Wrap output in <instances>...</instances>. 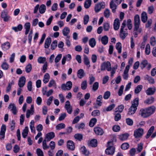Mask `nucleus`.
Returning a JSON list of instances; mask_svg holds the SVG:
<instances>
[{"instance_id": "1", "label": "nucleus", "mask_w": 156, "mask_h": 156, "mask_svg": "<svg viewBox=\"0 0 156 156\" xmlns=\"http://www.w3.org/2000/svg\"><path fill=\"white\" fill-rule=\"evenodd\" d=\"M101 71H105L106 69L108 71H110L111 70L112 68L110 62L107 61L106 62H104L101 64Z\"/></svg>"}, {"instance_id": "2", "label": "nucleus", "mask_w": 156, "mask_h": 156, "mask_svg": "<svg viewBox=\"0 0 156 156\" xmlns=\"http://www.w3.org/2000/svg\"><path fill=\"white\" fill-rule=\"evenodd\" d=\"M110 143H112V142L111 141L108 142V147L106 149L105 152L107 154L112 155L114 154L115 151V147L113 146H109V144Z\"/></svg>"}, {"instance_id": "3", "label": "nucleus", "mask_w": 156, "mask_h": 156, "mask_svg": "<svg viewBox=\"0 0 156 156\" xmlns=\"http://www.w3.org/2000/svg\"><path fill=\"white\" fill-rule=\"evenodd\" d=\"M140 18L138 15H136L134 17V30H137L139 27L140 25Z\"/></svg>"}, {"instance_id": "4", "label": "nucleus", "mask_w": 156, "mask_h": 156, "mask_svg": "<svg viewBox=\"0 0 156 156\" xmlns=\"http://www.w3.org/2000/svg\"><path fill=\"white\" fill-rule=\"evenodd\" d=\"M105 5V3L104 2L98 3L95 6L94 11L96 13L99 12L101 9H104Z\"/></svg>"}, {"instance_id": "5", "label": "nucleus", "mask_w": 156, "mask_h": 156, "mask_svg": "<svg viewBox=\"0 0 156 156\" xmlns=\"http://www.w3.org/2000/svg\"><path fill=\"white\" fill-rule=\"evenodd\" d=\"M143 129L139 128L134 130L133 135L136 138H139L143 135Z\"/></svg>"}, {"instance_id": "6", "label": "nucleus", "mask_w": 156, "mask_h": 156, "mask_svg": "<svg viewBox=\"0 0 156 156\" xmlns=\"http://www.w3.org/2000/svg\"><path fill=\"white\" fill-rule=\"evenodd\" d=\"M72 87V82L70 81L67 82L66 84H62L61 85V88L63 90H69Z\"/></svg>"}, {"instance_id": "7", "label": "nucleus", "mask_w": 156, "mask_h": 156, "mask_svg": "<svg viewBox=\"0 0 156 156\" xmlns=\"http://www.w3.org/2000/svg\"><path fill=\"white\" fill-rule=\"evenodd\" d=\"M139 114L142 117L144 118H146L150 116L146 108L141 109L140 110Z\"/></svg>"}, {"instance_id": "8", "label": "nucleus", "mask_w": 156, "mask_h": 156, "mask_svg": "<svg viewBox=\"0 0 156 156\" xmlns=\"http://www.w3.org/2000/svg\"><path fill=\"white\" fill-rule=\"evenodd\" d=\"M65 108L69 114H71L72 112V107L70 105V102L69 101H67L65 103Z\"/></svg>"}, {"instance_id": "9", "label": "nucleus", "mask_w": 156, "mask_h": 156, "mask_svg": "<svg viewBox=\"0 0 156 156\" xmlns=\"http://www.w3.org/2000/svg\"><path fill=\"white\" fill-rule=\"evenodd\" d=\"M128 33L127 29H120V37L122 40L124 39L128 35Z\"/></svg>"}, {"instance_id": "10", "label": "nucleus", "mask_w": 156, "mask_h": 156, "mask_svg": "<svg viewBox=\"0 0 156 156\" xmlns=\"http://www.w3.org/2000/svg\"><path fill=\"white\" fill-rule=\"evenodd\" d=\"M55 134L54 132H51L47 133L45 137V139L47 140V141H50L51 139L55 137Z\"/></svg>"}, {"instance_id": "11", "label": "nucleus", "mask_w": 156, "mask_h": 156, "mask_svg": "<svg viewBox=\"0 0 156 156\" xmlns=\"http://www.w3.org/2000/svg\"><path fill=\"white\" fill-rule=\"evenodd\" d=\"M26 82V78L24 76L20 77L18 81V85L19 87H23L24 85Z\"/></svg>"}, {"instance_id": "12", "label": "nucleus", "mask_w": 156, "mask_h": 156, "mask_svg": "<svg viewBox=\"0 0 156 156\" xmlns=\"http://www.w3.org/2000/svg\"><path fill=\"white\" fill-rule=\"evenodd\" d=\"M8 109H10L11 111H12L14 115H15L16 114V108L14 104H10L8 107Z\"/></svg>"}, {"instance_id": "13", "label": "nucleus", "mask_w": 156, "mask_h": 156, "mask_svg": "<svg viewBox=\"0 0 156 156\" xmlns=\"http://www.w3.org/2000/svg\"><path fill=\"white\" fill-rule=\"evenodd\" d=\"M146 108L150 116L154 113L156 109L155 107L153 105Z\"/></svg>"}, {"instance_id": "14", "label": "nucleus", "mask_w": 156, "mask_h": 156, "mask_svg": "<svg viewBox=\"0 0 156 156\" xmlns=\"http://www.w3.org/2000/svg\"><path fill=\"white\" fill-rule=\"evenodd\" d=\"M67 148L72 151H73L75 148V146L73 142L71 140H69L67 142Z\"/></svg>"}, {"instance_id": "15", "label": "nucleus", "mask_w": 156, "mask_h": 156, "mask_svg": "<svg viewBox=\"0 0 156 156\" xmlns=\"http://www.w3.org/2000/svg\"><path fill=\"white\" fill-rule=\"evenodd\" d=\"M95 133L98 135H102L104 133V131L102 129L99 127H96L94 129Z\"/></svg>"}, {"instance_id": "16", "label": "nucleus", "mask_w": 156, "mask_h": 156, "mask_svg": "<svg viewBox=\"0 0 156 156\" xmlns=\"http://www.w3.org/2000/svg\"><path fill=\"white\" fill-rule=\"evenodd\" d=\"M114 28L115 30H118L120 26V22L119 20L116 19L114 21L113 24Z\"/></svg>"}, {"instance_id": "17", "label": "nucleus", "mask_w": 156, "mask_h": 156, "mask_svg": "<svg viewBox=\"0 0 156 156\" xmlns=\"http://www.w3.org/2000/svg\"><path fill=\"white\" fill-rule=\"evenodd\" d=\"M83 61L85 65L87 66L88 67H90V65L89 59L87 56L85 55H83Z\"/></svg>"}, {"instance_id": "18", "label": "nucleus", "mask_w": 156, "mask_h": 156, "mask_svg": "<svg viewBox=\"0 0 156 156\" xmlns=\"http://www.w3.org/2000/svg\"><path fill=\"white\" fill-rule=\"evenodd\" d=\"M141 19L142 22L144 23L146 22L147 20V16L146 12H143L141 14Z\"/></svg>"}, {"instance_id": "19", "label": "nucleus", "mask_w": 156, "mask_h": 156, "mask_svg": "<svg viewBox=\"0 0 156 156\" xmlns=\"http://www.w3.org/2000/svg\"><path fill=\"white\" fill-rule=\"evenodd\" d=\"M110 7L112 9V12L113 13H115L116 11V9H117V5L114 3V1H111L110 4Z\"/></svg>"}, {"instance_id": "20", "label": "nucleus", "mask_w": 156, "mask_h": 156, "mask_svg": "<svg viewBox=\"0 0 156 156\" xmlns=\"http://www.w3.org/2000/svg\"><path fill=\"white\" fill-rule=\"evenodd\" d=\"M137 108L131 106L129 109V111L127 113L128 115H132L134 114L136 112Z\"/></svg>"}, {"instance_id": "21", "label": "nucleus", "mask_w": 156, "mask_h": 156, "mask_svg": "<svg viewBox=\"0 0 156 156\" xmlns=\"http://www.w3.org/2000/svg\"><path fill=\"white\" fill-rule=\"evenodd\" d=\"M51 38L50 37H47L45 41L44 47L46 48H48L51 42Z\"/></svg>"}, {"instance_id": "22", "label": "nucleus", "mask_w": 156, "mask_h": 156, "mask_svg": "<svg viewBox=\"0 0 156 156\" xmlns=\"http://www.w3.org/2000/svg\"><path fill=\"white\" fill-rule=\"evenodd\" d=\"M85 74L84 71L83 69H80L77 71V76L80 79H81L83 77Z\"/></svg>"}, {"instance_id": "23", "label": "nucleus", "mask_w": 156, "mask_h": 156, "mask_svg": "<svg viewBox=\"0 0 156 156\" xmlns=\"http://www.w3.org/2000/svg\"><path fill=\"white\" fill-rule=\"evenodd\" d=\"M115 106V105L114 104H112V105H109L106 108H104L103 109V112H108L111 111L113 109Z\"/></svg>"}, {"instance_id": "24", "label": "nucleus", "mask_w": 156, "mask_h": 156, "mask_svg": "<svg viewBox=\"0 0 156 156\" xmlns=\"http://www.w3.org/2000/svg\"><path fill=\"white\" fill-rule=\"evenodd\" d=\"M24 27L26 29L25 34L27 35L28 34L30 27V24L29 22L26 23L24 25Z\"/></svg>"}, {"instance_id": "25", "label": "nucleus", "mask_w": 156, "mask_h": 156, "mask_svg": "<svg viewBox=\"0 0 156 156\" xmlns=\"http://www.w3.org/2000/svg\"><path fill=\"white\" fill-rule=\"evenodd\" d=\"M2 47L4 50H8L10 48V44L9 42H6L2 44Z\"/></svg>"}, {"instance_id": "26", "label": "nucleus", "mask_w": 156, "mask_h": 156, "mask_svg": "<svg viewBox=\"0 0 156 156\" xmlns=\"http://www.w3.org/2000/svg\"><path fill=\"white\" fill-rule=\"evenodd\" d=\"M155 91V88H149L146 91V93L147 95H150L153 94Z\"/></svg>"}, {"instance_id": "27", "label": "nucleus", "mask_w": 156, "mask_h": 156, "mask_svg": "<svg viewBox=\"0 0 156 156\" xmlns=\"http://www.w3.org/2000/svg\"><path fill=\"white\" fill-rule=\"evenodd\" d=\"M139 105V98H136L132 102L131 106L137 108Z\"/></svg>"}, {"instance_id": "28", "label": "nucleus", "mask_w": 156, "mask_h": 156, "mask_svg": "<svg viewBox=\"0 0 156 156\" xmlns=\"http://www.w3.org/2000/svg\"><path fill=\"white\" fill-rule=\"evenodd\" d=\"M28 132V126H26L25 129L23 130L22 133V136L24 138L27 136Z\"/></svg>"}, {"instance_id": "29", "label": "nucleus", "mask_w": 156, "mask_h": 156, "mask_svg": "<svg viewBox=\"0 0 156 156\" xmlns=\"http://www.w3.org/2000/svg\"><path fill=\"white\" fill-rule=\"evenodd\" d=\"M154 101V98L152 97H151L150 98H148L145 100L144 101V103L147 105H149L152 103Z\"/></svg>"}, {"instance_id": "30", "label": "nucleus", "mask_w": 156, "mask_h": 156, "mask_svg": "<svg viewBox=\"0 0 156 156\" xmlns=\"http://www.w3.org/2000/svg\"><path fill=\"white\" fill-rule=\"evenodd\" d=\"M89 45L92 47H94L96 44V41L94 38H90L89 41Z\"/></svg>"}, {"instance_id": "31", "label": "nucleus", "mask_w": 156, "mask_h": 156, "mask_svg": "<svg viewBox=\"0 0 156 156\" xmlns=\"http://www.w3.org/2000/svg\"><path fill=\"white\" fill-rule=\"evenodd\" d=\"M98 144L97 140L96 139H92L90 141L89 144L90 146L93 147H96L97 146Z\"/></svg>"}, {"instance_id": "32", "label": "nucleus", "mask_w": 156, "mask_h": 156, "mask_svg": "<svg viewBox=\"0 0 156 156\" xmlns=\"http://www.w3.org/2000/svg\"><path fill=\"white\" fill-rule=\"evenodd\" d=\"M129 136V134L127 133H125L120 135L119 136V138L121 140L123 141L126 140Z\"/></svg>"}, {"instance_id": "33", "label": "nucleus", "mask_w": 156, "mask_h": 156, "mask_svg": "<svg viewBox=\"0 0 156 156\" xmlns=\"http://www.w3.org/2000/svg\"><path fill=\"white\" fill-rule=\"evenodd\" d=\"M46 10V7L45 5L42 4L39 8V12L41 14H43L45 12Z\"/></svg>"}, {"instance_id": "34", "label": "nucleus", "mask_w": 156, "mask_h": 156, "mask_svg": "<svg viewBox=\"0 0 156 156\" xmlns=\"http://www.w3.org/2000/svg\"><path fill=\"white\" fill-rule=\"evenodd\" d=\"M23 28L22 25L21 24H20L16 27H12V29L14 30L15 32H17L18 31H21L23 29Z\"/></svg>"}, {"instance_id": "35", "label": "nucleus", "mask_w": 156, "mask_h": 156, "mask_svg": "<svg viewBox=\"0 0 156 156\" xmlns=\"http://www.w3.org/2000/svg\"><path fill=\"white\" fill-rule=\"evenodd\" d=\"M101 41L103 44H106L108 41V37L106 35L102 37L101 38Z\"/></svg>"}, {"instance_id": "36", "label": "nucleus", "mask_w": 156, "mask_h": 156, "mask_svg": "<svg viewBox=\"0 0 156 156\" xmlns=\"http://www.w3.org/2000/svg\"><path fill=\"white\" fill-rule=\"evenodd\" d=\"M97 121V119L93 118L90 120L89 123V126L90 127H93Z\"/></svg>"}, {"instance_id": "37", "label": "nucleus", "mask_w": 156, "mask_h": 156, "mask_svg": "<svg viewBox=\"0 0 156 156\" xmlns=\"http://www.w3.org/2000/svg\"><path fill=\"white\" fill-rule=\"evenodd\" d=\"M115 48L118 50L119 53H121L122 51V44L120 42H118L116 43Z\"/></svg>"}, {"instance_id": "38", "label": "nucleus", "mask_w": 156, "mask_h": 156, "mask_svg": "<svg viewBox=\"0 0 156 156\" xmlns=\"http://www.w3.org/2000/svg\"><path fill=\"white\" fill-rule=\"evenodd\" d=\"M46 58L45 57H39L37 59V62L40 64L44 63L46 62Z\"/></svg>"}, {"instance_id": "39", "label": "nucleus", "mask_w": 156, "mask_h": 156, "mask_svg": "<svg viewBox=\"0 0 156 156\" xmlns=\"http://www.w3.org/2000/svg\"><path fill=\"white\" fill-rule=\"evenodd\" d=\"M91 4V0H86L84 2V6L85 8L88 9L90 7Z\"/></svg>"}, {"instance_id": "40", "label": "nucleus", "mask_w": 156, "mask_h": 156, "mask_svg": "<svg viewBox=\"0 0 156 156\" xmlns=\"http://www.w3.org/2000/svg\"><path fill=\"white\" fill-rule=\"evenodd\" d=\"M50 78L49 75L48 73H46L44 76L43 82L45 83H47L49 80Z\"/></svg>"}, {"instance_id": "41", "label": "nucleus", "mask_w": 156, "mask_h": 156, "mask_svg": "<svg viewBox=\"0 0 156 156\" xmlns=\"http://www.w3.org/2000/svg\"><path fill=\"white\" fill-rule=\"evenodd\" d=\"M64 36H67L70 32L69 29L67 27H65L62 31Z\"/></svg>"}, {"instance_id": "42", "label": "nucleus", "mask_w": 156, "mask_h": 156, "mask_svg": "<svg viewBox=\"0 0 156 156\" xmlns=\"http://www.w3.org/2000/svg\"><path fill=\"white\" fill-rule=\"evenodd\" d=\"M66 127V125L63 123H60L58 124L56 126V129L57 130H60L62 129H64Z\"/></svg>"}, {"instance_id": "43", "label": "nucleus", "mask_w": 156, "mask_h": 156, "mask_svg": "<svg viewBox=\"0 0 156 156\" xmlns=\"http://www.w3.org/2000/svg\"><path fill=\"white\" fill-rule=\"evenodd\" d=\"M80 150L82 153L86 155H88L89 154V151H87L85 146H83L81 147Z\"/></svg>"}, {"instance_id": "44", "label": "nucleus", "mask_w": 156, "mask_h": 156, "mask_svg": "<svg viewBox=\"0 0 156 156\" xmlns=\"http://www.w3.org/2000/svg\"><path fill=\"white\" fill-rule=\"evenodd\" d=\"M34 120H32L31 121L30 123V128L31 130V131L32 133H35V129L34 127Z\"/></svg>"}, {"instance_id": "45", "label": "nucleus", "mask_w": 156, "mask_h": 156, "mask_svg": "<svg viewBox=\"0 0 156 156\" xmlns=\"http://www.w3.org/2000/svg\"><path fill=\"white\" fill-rule=\"evenodd\" d=\"M103 27L105 31H108L110 28L109 23L108 22L104 23L103 24Z\"/></svg>"}, {"instance_id": "46", "label": "nucleus", "mask_w": 156, "mask_h": 156, "mask_svg": "<svg viewBox=\"0 0 156 156\" xmlns=\"http://www.w3.org/2000/svg\"><path fill=\"white\" fill-rule=\"evenodd\" d=\"M143 88V86L141 85H138L136 87L134 92L136 94L139 93L142 90Z\"/></svg>"}, {"instance_id": "47", "label": "nucleus", "mask_w": 156, "mask_h": 156, "mask_svg": "<svg viewBox=\"0 0 156 156\" xmlns=\"http://www.w3.org/2000/svg\"><path fill=\"white\" fill-rule=\"evenodd\" d=\"M74 137L75 139L79 141L81 140L83 138V135L80 133H77L74 136Z\"/></svg>"}, {"instance_id": "48", "label": "nucleus", "mask_w": 156, "mask_h": 156, "mask_svg": "<svg viewBox=\"0 0 156 156\" xmlns=\"http://www.w3.org/2000/svg\"><path fill=\"white\" fill-rule=\"evenodd\" d=\"M102 99V96L101 95H99L97 98V104L98 106H101V105L102 102L101 101Z\"/></svg>"}, {"instance_id": "49", "label": "nucleus", "mask_w": 156, "mask_h": 156, "mask_svg": "<svg viewBox=\"0 0 156 156\" xmlns=\"http://www.w3.org/2000/svg\"><path fill=\"white\" fill-rule=\"evenodd\" d=\"M110 12L109 10L108 9H106L104 11V16L107 18H108L110 16Z\"/></svg>"}, {"instance_id": "50", "label": "nucleus", "mask_w": 156, "mask_h": 156, "mask_svg": "<svg viewBox=\"0 0 156 156\" xmlns=\"http://www.w3.org/2000/svg\"><path fill=\"white\" fill-rule=\"evenodd\" d=\"M148 63L147 60H144L142 61L140 63V67L142 69L144 68L147 65Z\"/></svg>"}, {"instance_id": "51", "label": "nucleus", "mask_w": 156, "mask_h": 156, "mask_svg": "<svg viewBox=\"0 0 156 156\" xmlns=\"http://www.w3.org/2000/svg\"><path fill=\"white\" fill-rule=\"evenodd\" d=\"M32 69V66L30 63L28 64L25 67V71L27 73H29Z\"/></svg>"}, {"instance_id": "52", "label": "nucleus", "mask_w": 156, "mask_h": 156, "mask_svg": "<svg viewBox=\"0 0 156 156\" xmlns=\"http://www.w3.org/2000/svg\"><path fill=\"white\" fill-rule=\"evenodd\" d=\"M87 87V81L84 80L83 81L81 84V88L83 90H85Z\"/></svg>"}, {"instance_id": "53", "label": "nucleus", "mask_w": 156, "mask_h": 156, "mask_svg": "<svg viewBox=\"0 0 156 156\" xmlns=\"http://www.w3.org/2000/svg\"><path fill=\"white\" fill-rule=\"evenodd\" d=\"M57 41L56 40H55L52 42L51 47V49L52 50L55 49L57 46Z\"/></svg>"}, {"instance_id": "54", "label": "nucleus", "mask_w": 156, "mask_h": 156, "mask_svg": "<svg viewBox=\"0 0 156 156\" xmlns=\"http://www.w3.org/2000/svg\"><path fill=\"white\" fill-rule=\"evenodd\" d=\"M124 108V105H119L118 108H115L116 112H122Z\"/></svg>"}, {"instance_id": "55", "label": "nucleus", "mask_w": 156, "mask_h": 156, "mask_svg": "<svg viewBox=\"0 0 156 156\" xmlns=\"http://www.w3.org/2000/svg\"><path fill=\"white\" fill-rule=\"evenodd\" d=\"M15 122L14 120H12L10 123V129L11 131H12L14 129L15 127Z\"/></svg>"}, {"instance_id": "56", "label": "nucleus", "mask_w": 156, "mask_h": 156, "mask_svg": "<svg viewBox=\"0 0 156 156\" xmlns=\"http://www.w3.org/2000/svg\"><path fill=\"white\" fill-rule=\"evenodd\" d=\"M99 87V83L97 82H95L93 85L92 90L94 91L97 90Z\"/></svg>"}, {"instance_id": "57", "label": "nucleus", "mask_w": 156, "mask_h": 156, "mask_svg": "<svg viewBox=\"0 0 156 156\" xmlns=\"http://www.w3.org/2000/svg\"><path fill=\"white\" fill-rule=\"evenodd\" d=\"M89 19V16L87 15H85L83 18V23L86 25L88 23Z\"/></svg>"}, {"instance_id": "58", "label": "nucleus", "mask_w": 156, "mask_h": 156, "mask_svg": "<svg viewBox=\"0 0 156 156\" xmlns=\"http://www.w3.org/2000/svg\"><path fill=\"white\" fill-rule=\"evenodd\" d=\"M46 141H47V140L44 139L42 142L43 148L44 150L48 149L49 147V146L47 145Z\"/></svg>"}, {"instance_id": "59", "label": "nucleus", "mask_w": 156, "mask_h": 156, "mask_svg": "<svg viewBox=\"0 0 156 156\" xmlns=\"http://www.w3.org/2000/svg\"><path fill=\"white\" fill-rule=\"evenodd\" d=\"M129 147V145L128 143H124L122 144L121 148L122 149L126 150Z\"/></svg>"}, {"instance_id": "60", "label": "nucleus", "mask_w": 156, "mask_h": 156, "mask_svg": "<svg viewBox=\"0 0 156 156\" xmlns=\"http://www.w3.org/2000/svg\"><path fill=\"white\" fill-rule=\"evenodd\" d=\"M85 124L83 123H81L80 124H79L78 125H76L75 126V127L76 128H77L79 129H83L85 127Z\"/></svg>"}, {"instance_id": "61", "label": "nucleus", "mask_w": 156, "mask_h": 156, "mask_svg": "<svg viewBox=\"0 0 156 156\" xmlns=\"http://www.w3.org/2000/svg\"><path fill=\"white\" fill-rule=\"evenodd\" d=\"M154 8L153 5H151L148 7L147 12L149 14H151L153 12Z\"/></svg>"}, {"instance_id": "62", "label": "nucleus", "mask_w": 156, "mask_h": 156, "mask_svg": "<svg viewBox=\"0 0 156 156\" xmlns=\"http://www.w3.org/2000/svg\"><path fill=\"white\" fill-rule=\"evenodd\" d=\"M100 112L99 110H95L92 112L91 115L94 116H95L100 115Z\"/></svg>"}, {"instance_id": "63", "label": "nucleus", "mask_w": 156, "mask_h": 156, "mask_svg": "<svg viewBox=\"0 0 156 156\" xmlns=\"http://www.w3.org/2000/svg\"><path fill=\"white\" fill-rule=\"evenodd\" d=\"M2 68L4 70H7L9 67V65L5 62H3L1 65Z\"/></svg>"}, {"instance_id": "64", "label": "nucleus", "mask_w": 156, "mask_h": 156, "mask_svg": "<svg viewBox=\"0 0 156 156\" xmlns=\"http://www.w3.org/2000/svg\"><path fill=\"white\" fill-rule=\"evenodd\" d=\"M36 153L38 156H44L42 151L40 148H37V149Z\"/></svg>"}]
</instances>
